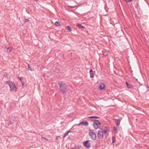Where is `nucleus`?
<instances>
[{
	"mask_svg": "<svg viewBox=\"0 0 149 149\" xmlns=\"http://www.w3.org/2000/svg\"><path fill=\"white\" fill-rule=\"evenodd\" d=\"M54 24L56 26H58L60 25V23L59 22L56 21Z\"/></svg>",
	"mask_w": 149,
	"mask_h": 149,
	"instance_id": "f3484780",
	"label": "nucleus"
},
{
	"mask_svg": "<svg viewBox=\"0 0 149 149\" xmlns=\"http://www.w3.org/2000/svg\"><path fill=\"white\" fill-rule=\"evenodd\" d=\"M116 138L114 136H113L112 137V143H113L115 141Z\"/></svg>",
	"mask_w": 149,
	"mask_h": 149,
	"instance_id": "412c9836",
	"label": "nucleus"
},
{
	"mask_svg": "<svg viewBox=\"0 0 149 149\" xmlns=\"http://www.w3.org/2000/svg\"><path fill=\"white\" fill-rule=\"evenodd\" d=\"M41 139H45V138L43 136H42Z\"/></svg>",
	"mask_w": 149,
	"mask_h": 149,
	"instance_id": "cd10ccee",
	"label": "nucleus"
},
{
	"mask_svg": "<svg viewBox=\"0 0 149 149\" xmlns=\"http://www.w3.org/2000/svg\"><path fill=\"white\" fill-rule=\"evenodd\" d=\"M99 88L100 90H104L105 88V86L104 84L101 83L99 87Z\"/></svg>",
	"mask_w": 149,
	"mask_h": 149,
	"instance_id": "1a4fd4ad",
	"label": "nucleus"
},
{
	"mask_svg": "<svg viewBox=\"0 0 149 149\" xmlns=\"http://www.w3.org/2000/svg\"><path fill=\"white\" fill-rule=\"evenodd\" d=\"M28 69L31 70L32 71V69L30 65L29 64H28Z\"/></svg>",
	"mask_w": 149,
	"mask_h": 149,
	"instance_id": "5701e85b",
	"label": "nucleus"
},
{
	"mask_svg": "<svg viewBox=\"0 0 149 149\" xmlns=\"http://www.w3.org/2000/svg\"><path fill=\"white\" fill-rule=\"evenodd\" d=\"M66 28L69 31H72L71 28L70 26H66Z\"/></svg>",
	"mask_w": 149,
	"mask_h": 149,
	"instance_id": "dca6fc26",
	"label": "nucleus"
},
{
	"mask_svg": "<svg viewBox=\"0 0 149 149\" xmlns=\"http://www.w3.org/2000/svg\"><path fill=\"white\" fill-rule=\"evenodd\" d=\"M46 141H48V139H46V138H45V139Z\"/></svg>",
	"mask_w": 149,
	"mask_h": 149,
	"instance_id": "c756f323",
	"label": "nucleus"
},
{
	"mask_svg": "<svg viewBox=\"0 0 149 149\" xmlns=\"http://www.w3.org/2000/svg\"><path fill=\"white\" fill-rule=\"evenodd\" d=\"M89 118L97 119L99 118V117L97 116H91L89 117Z\"/></svg>",
	"mask_w": 149,
	"mask_h": 149,
	"instance_id": "2eb2a0df",
	"label": "nucleus"
},
{
	"mask_svg": "<svg viewBox=\"0 0 149 149\" xmlns=\"http://www.w3.org/2000/svg\"><path fill=\"white\" fill-rule=\"evenodd\" d=\"M97 136L99 139H102L103 137V132L100 130L98 131Z\"/></svg>",
	"mask_w": 149,
	"mask_h": 149,
	"instance_id": "0eeeda50",
	"label": "nucleus"
},
{
	"mask_svg": "<svg viewBox=\"0 0 149 149\" xmlns=\"http://www.w3.org/2000/svg\"><path fill=\"white\" fill-rule=\"evenodd\" d=\"M115 122L116 123V126H119L120 124V122L121 121L120 119H115Z\"/></svg>",
	"mask_w": 149,
	"mask_h": 149,
	"instance_id": "9d476101",
	"label": "nucleus"
},
{
	"mask_svg": "<svg viewBox=\"0 0 149 149\" xmlns=\"http://www.w3.org/2000/svg\"><path fill=\"white\" fill-rule=\"evenodd\" d=\"M77 26L79 28H85L84 26H82L81 24L78 23L77 24Z\"/></svg>",
	"mask_w": 149,
	"mask_h": 149,
	"instance_id": "4468645a",
	"label": "nucleus"
},
{
	"mask_svg": "<svg viewBox=\"0 0 149 149\" xmlns=\"http://www.w3.org/2000/svg\"><path fill=\"white\" fill-rule=\"evenodd\" d=\"M90 77L93 78L94 77V74L93 73V72L92 70L91 69L90 71Z\"/></svg>",
	"mask_w": 149,
	"mask_h": 149,
	"instance_id": "9b49d317",
	"label": "nucleus"
},
{
	"mask_svg": "<svg viewBox=\"0 0 149 149\" xmlns=\"http://www.w3.org/2000/svg\"><path fill=\"white\" fill-rule=\"evenodd\" d=\"M12 124V122L10 121L9 122V124H8V125H9L10 124Z\"/></svg>",
	"mask_w": 149,
	"mask_h": 149,
	"instance_id": "c85d7f7f",
	"label": "nucleus"
},
{
	"mask_svg": "<svg viewBox=\"0 0 149 149\" xmlns=\"http://www.w3.org/2000/svg\"><path fill=\"white\" fill-rule=\"evenodd\" d=\"M126 85L127 87L129 88H132L133 87V86L131 84H129L127 82H125Z\"/></svg>",
	"mask_w": 149,
	"mask_h": 149,
	"instance_id": "f8f14e48",
	"label": "nucleus"
},
{
	"mask_svg": "<svg viewBox=\"0 0 149 149\" xmlns=\"http://www.w3.org/2000/svg\"><path fill=\"white\" fill-rule=\"evenodd\" d=\"M11 47H7V46H6L4 48L5 51L7 52L8 53H9L11 52Z\"/></svg>",
	"mask_w": 149,
	"mask_h": 149,
	"instance_id": "6e6552de",
	"label": "nucleus"
},
{
	"mask_svg": "<svg viewBox=\"0 0 149 149\" xmlns=\"http://www.w3.org/2000/svg\"><path fill=\"white\" fill-rule=\"evenodd\" d=\"M70 132V131L69 130L67 132H66L65 134H64L63 137H66L68 134V133Z\"/></svg>",
	"mask_w": 149,
	"mask_h": 149,
	"instance_id": "aec40b11",
	"label": "nucleus"
},
{
	"mask_svg": "<svg viewBox=\"0 0 149 149\" xmlns=\"http://www.w3.org/2000/svg\"><path fill=\"white\" fill-rule=\"evenodd\" d=\"M100 129L102 130L101 131H103V130H103L102 128H101Z\"/></svg>",
	"mask_w": 149,
	"mask_h": 149,
	"instance_id": "7c9ffc66",
	"label": "nucleus"
},
{
	"mask_svg": "<svg viewBox=\"0 0 149 149\" xmlns=\"http://www.w3.org/2000/svg\"><path fill=\"white\" fill-rule=\"evenodd\" d=\"M102 54L104 56H107L108 55V52L106 51L102 52Z\"/></svg>",
	"mask_w": 149,
	"mask_h": 149,
	"instance_id": "ddd939ff",
	"label": "nucleus"
},
{
	"mask_svg": "<svg viewBox=\"0 0 149 149\" xmlns=\"http://www.w3.org/2000/svg\"><path fill=\"white\" fill-rule=\"evenodd\" d=\"M104 128L105 129L108 131H109L110 130L109 128L107 126H105Z\"/></svg>",
	"mask_w": 149,
	"mask_h": 149,
	"instance_id": "b1692460",
	"label": "nucleus"
},
{
	"mask_svg": "<svg viewBox=\"0 0 149 149\" xmlns=\"http://www.w3.org/2000/svg\"><path fill=\"white\" fill-rule=\"evenodd\" d=\"M114 131L115 132V133H117V128L116 127H114Z\"/></svg>",
	"mask_w": 149,
	"mask_h": 149,
	"instance_id": "4be33fe9",
	"label": "nucleus"
},
{
	"mask_svg": "<svg viewBox=\"0 0 149 149\" xmlns=\"http://www.w3.org/2000/svg\"><path fill=\"white\" fill-rule=\"evenodd\" d=\"M125 1L126 2H129L132 1V0H125Z\"/></svg>",
	"mask_w": 149,
	"mask_h": 149,
	"instance_id": "bb28decb",
	"label": "nucleus"
},
{
	"mask_svg": "<svg viewBox=\"0 0 149 149\" xmlns=\"http://www.w3.org/2000/svg\"><path fill=\"white\" fill-rule=\"evenodd\" d=\"M88 125V123L86 120H83L82 122H80L78 124H75V125L79 126L82 125V126H87Z\"/></svg>",
	"mask_w": 149,
	"mask_h": 149,
	"instance_id": "39448f33",
	"label": "nucleus"
},
{
	"mask_svg": "<svg viewBox=\"0 0 149 149\" xmlns=\"http://www.w3.org/2000/svg\"><path fill=\"white\" fill-rule=\"evenodd\" d=\"M29 19H25V20L24 21V22L25 23H26V22H29Z\"/></svg>",
	"mask_w": 149,
	"mask_h": 149,
	"instance_id": "393cba45",
	"label": "nucleus"
},
{
	"mask_svg": "<svg viewBox=\"0 0 149 149\" xmlns=\"http://www.w3.org/2000/svg\"><path fill=\"white\" fill-rule=\"evenodd\" d=\"M81 148V146H74L73 148H72V149H80Z\"/></svg>",
	"mask_w": 149,
	"mask_h": 149,
	"instance_id": "6ab92c4d",
	"label": "nucleus"
},
{
	"mask_svg": "<svg viewBox=\"0 0 149 149\" xmlns=\"http://www.w3.org/2000/svg\"><path fill=\"white\" fill-rule=\"evenodd\" d=\"M89 142V140H88L84 141L83 143V144L84 145V146L86 148H88L91 147V146H90V143Z\"/></svg>",
	"mask_w": 149,
	"mask_h": 149,
	"instance_id": "423d86ee",
	"label": "nucleus"
},
{
	"mask_svg": "<svg viewBox=\"0 0 149 149\" xmlns=\"http://www.w3.org/2000/svg\"><path fill=\"white\" fill-rule=\"evenodd\" d=\"M58 85H59L60 90L62 91L63 94H65L66 93L65 90L66 89L67 85L63 82H60L59 83Z\"/></svg>",
	"mask_w": 149,
	"mask_h": 149,
	"instance_id": "f03ea898",
	"label": "nucleus"
},
{
	"mask_svg": "<svg viewBox=\"0 0 149 149\" xmlns=\"http://www.w3.org/2000/svg\"><path fill=\"white\" fill-rule=\"evenodd\" d=\"M94 123L93 124V126L94 128L97 129L98 128V125L101 124V123L98 120H93Z\"/></svg>",
	"mask_w": 149,
	"mask_h": 149,
	"instance_id": "20e7f679",
	"label": "nucleus"
},
{
	"mask_svg": "<svg viewBox=\"0 0 149 149\" xmlns=\"http://www.w3.org/2000/svg\"><path fill=\"white\" fill-rule=\"evenodd\" d=\"M36 0V1H38V0Z\"/></svg>",
	"mask_w": 149,
	"mask_h": 149,
	"instance_id": "473e14b6",
	"label": "nucleus"
},
{
	"mask_svg": "<svg viewBox=\"0 0 149 149\" xmlns=\"http://www.w3.org/2000/svg\"><path fill=\"white\" fill-rule=\"evenodd\" d=\"M103 132V134H104L106 135V137L107 136V135H108V134L107 133V131L105 130H103V131H102Z\"/></svg>",
	"mask_w": 149,
	"mask_h": 149,
	"instance_id": "a211bd4d",
	"label": "nucleus"
},
{
	"mask_svg": "<svg viewBox=\"0 0 149 149\" xmlns=\"http://www.w3.org/2000/svg\"><path fill=\"white\" fill-rule=\"evenodd\" d=\"M58 139V137H56V139Z\"/></svg>",
	"mask_w": 149,
	"mask_h": 149,
	"instance_id": "2f4dec72",
	"label": "nucleus"
},
{
	"mask_svg": "<svg viewBox=\"0 0 149 149\" xmlns=\"http://www.w3.org/2000/svg\"><path fill=\"white\" fill-rule=\"evenodd\" d=\"M18 78L20 79V81L22 82V85H23V82H22V77H18Z\"/></svg>",
	"mask_w": 149,
	"mask_h": 149,
	"instance_id": "a878e982",
	"label": "nucleus"
},
{
	"mask_svg": "<svg viewBox=\"0 0 149 149\" xmlns=\"http://www.w3.org/2000/svg\"><path fill=\"white\" fill-rule=\"evenodd\" d=\"M89 135L91 137V139L93 140L96 139V136L95 134L93 132V130L90 129L89 130Z\"/></svg>",
	"mask_w": 149,
	"mask_h": 149,
	"instance_id": "7ed1b4c3",
	"label": "nucleus"
},
{
	"mask_svg": "<svg viewBox=\"0 0 149 149\" xmlns=\"http://www.w3.org/2000/svg\"><path fill=\"white\" fill-rule=\"evenodd\" d=\"M6 83L10 87V91L11 92H13L17 91V88L15 86V84L12 81H7Z\"/></svg>",
	"mask_w": 149,
	"mask_h": 149,
	"instance_id": "f257e3e1",
	"label": "nucleus"
}]
</instances>
